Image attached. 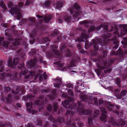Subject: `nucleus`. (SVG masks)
Returning a JSON list of instances; mask_svg holds the SVG:
<instances>
[{"label": "nucleus", "instance_id": "1", "mask_svg": "<svg viewBox=\"0 0 127 127\" xmlns=\"http://www.w3.org/2000/svg\"><path fill=\"white\" fill-rule=\"evenodd\" d=\"M29 55L31 56L34 57V59H31L28 62V64L31 67H36L37 66V60L40 63H42L44 64H46L47 62L45 61H43L42 57H39V55L37 52V51L35 49H33L29 52Z\"/></svg>", "mask_w": 127, "mask_h": 127}, {"label": "nucleus", "instance_id": "2", "mask_svg": "<svg viewBox=\"0 0 127 127\" xmlns=\"http://www.w3.org/2000/svg\"><path fill=\"white\" fill-rule=\"evenodd\" d=\"M113 60L109 59L107 61L106 60L100 61L96 63L97 67L102 70H103L106 68L104 71L105 73L111 72L112 71L111 66L114 62Z\"/></svg>", "mask_w": 127, "mask_h": 127}, {"label": "nucleus", "instance_id": "3", "mask_svg": "<svg viewBox=\"0 0 127 127\" xmlns=\"http://www.w3.org/2000/svg\"><path fill=\"white\" fill-rule=\"evenodd\" d=\"M3 63L2 61H0V72H3L1 73V75L4 79L6 77L9 80L15 79L18 75V73H15V74L13 75L10 70L4 69L5 67L3 65Z\"/></svg>", "mask_w": 127, "mask_h": 127}, {"label": "nucleus", "instance_id": "4", "mask_svg": "<svg viewBox=\"0 0 127 127\" xmlns=\"http://www.w3.org/2000/svg\"><path fill=\"white\" fill-rule=\"evenodd\" d=\"M18 67L19 69L22 70L19 73V76L21 78L22 76H23L25 79H28L30 76H33L35 75V73L32 71L29 72L26 69L22 70L25 68L24 63L23 62L20 64L19 66H18Z\"/></svg>", "mask_w": 127, "mask_h": 127}, {"label": "nucleus", "instance_id": "5", "mask_svg": "<svg viewBox=\"0 0 127 127\" xmlns=\"http://www.w3.org/2000/svg\"><path fill=\"white\" fill-rule=\"evenodd\" d=\"M80 9V6L76 3L71 6L69 10L71 14L75 18L82 14V12L79 10Z\"/></svg>", "mask_w": 127, "mask_h": 127}, {"label": "nucleus", "instance_id": "6", "mask_svg": "<svg viewBox=\"0 0 127 127\" xmlns=\"http://www.w3.org/2000/svg\"><path fill=\"white\" fill-rule=\"evenodd\" d=\"M111 36V34L110 33L107 32L106 34H104L102 36L103 38L106 39L108 41L111 40L112 41V43L114 44H115L113 47V50H115L117 49L119 46L118 43L119 42L117 40V37L116 36H115L114 38L112 39H109V38Z\"/></svg>", "mask_w": 127, "mask_h": 127}, {"label": "nucleus", "instance_id": "7", "mask_svg": "<svg viewBox=\"0 0 127 127\" xmlns=\"http://www.w3.org/2000/svg\"><path fill=\"white\" fill-rule=\"evenodd\" d=\"M109 110L111 111L112 109V107L114 106H115V107L114 110L113 112L115 113L117 115H121L123 113V109L120 108V106L119 105H116L115 104H112L111 103H109L107 104Z\"/></svg>", "mask_w": 127, "mask_h": 127}, {"label": "nucleus", "instance_id": "8", "mask_svg": "<svg viewBox=\"0 0 127 127\" xmlns=\"http://www.w3.org/2000/svg\"><path fill=\"white\" fill-rule=\"evenodd\" d=\"M58 47L55 45L50 46L51 50L47 52L49 57L51 58L59 56L60 53L58 50H56Z\"/></svg>", "mask_w": 127, "mask_h": 127}, {"label": "nucleus", "instance_id": "9", "mask_svg": "<svg viewBox=\"0 0 127 127\" xmlns=\"http://www.w3.org/2000/svg\"><path fill=\"white\" fill-rule=\"evenodd\" d=\"M123 30H121L120 33L118 32V29L116 26H115L116 31L114 32V34H117L118 37L122 36L126 34H127V25H122Z\"/></svg>", "mask_w": 127, "mask_h": 127}, {"label": "nucleus", "instance_id": "10", "mask_svg": "<svg viewBox=\"0 0 127 127\" xmlns=\"http://www.w3.org/2000/svg\"><path fill=\"white\" fill-rule=\"evenodd\" d=\"M78 106L77 107V110L79 111L82 110L83 114L88 115L90 113V111L89 110L84 109L83 104L79 101L77 102Z\"/></svg>", "mask_w": 127, "mask_h": 127}, {"label": "nucleus", "instance_id": "11", "mask_svg": "<svg viewBox=\"0 0 127 127\" xmlns=\"http://www.w3.org/2000/svg\"><path fill=\"white\" fill-rule=\"evenodd\" d=\"M9 12L12 15L14 14H16L17 16V19L19 20L21 17V13L19 12V8L15 6V7H12L10 9Z\"/></svg>", "mask_w": 127, "mask_h": 127}, {"label": "nucleus", "instance_id": "12", "mask_svg": "<svg viewBox=\"0 0 127 127\" xmlns=\"http://www.w3.org/2000/svg\"><path fill=\"white\" fill-rule=\"evenodd\" d=\"M2 62H3V66H4V67H5V68H4V69H8V70H10L11 72H12L11 73L12 74H13V75H14L15 74V73H18V75L15 78V79H11V80H15L17 79V77L18 75V73L17 72H13L12 71H11V70H10L9 69L10 68H14L15 67V66H14L13 65V64L12 63V59H9L8 62V64L7 65H6V66H7L8 67V68H7V67H6V69H5V66L3 65V63L2 61Z\"/></svg>", "mask_w": 127, "mask_h": 127}, {"label": "nucleus", "instance_id": "13", "mask_svg": "<svg viewBox=\"0 0 127 127\" xmlns=\"http://www.w3.org/2000/svg\"><path fill=\"white\" fill-rule=\"evenodd\" d=\"M110 55L111 56L114 55L119 56L120 58H123L124 57V54L122 50L120 48L116 52L115 51H111L110 53Z\"/></svg>", "mask_w": 127, "mask_h": 127}, {"label": "nucleus", "instance_id": "14", "mask_svg": "<svg viewBox=\"0 0 127 127\" xmlns=\"http://www.w3.org/2000/svg\"><path fill=\"white\" fill-rule=\"evenodd\" d=\"M37 30L35 28H33V30L32 31L31 33L30 34L31 37L32 38V39L30 40V42L31 44H33L35 41V38L37 35Z\"/></svg>", "mask_w": 127, "mask_h": 127}, {"label": "nucleus", "instance_id": "15", "mask_svg": "<svg viewBox=\"0 0 127 127\" xmlns=\"http://www.w3.org/2000/svg\"><path fill=\"white\" fill-rule=\"evenodd\" d=\"M11 92L13 94L16 95L17 94H24L25 93V91L24 88L18 86L16 89V91L12 90Z\"/></svg>", "mask_w": 127, "mask_h": 127}, {"label": "nucleus", "instance_id": "16", "mask_svg": "<svg viewBox=\"0 0 127 127\" xmlns=\"http://www.w3.org/2000/svg\"><path fill=\"white\" fill-rule=\"evenodd\" d=\"M92 42L94 45L95 51H97L99 50L98 45L101 44L102 41L100 39H93Z\"/></svg>", "mask_w": 127, "mask_h": 127}, {"label": "nucleus", "instance_id": "17", "mask_svg": "<svg viewBox=\"0 0 127 127\" xmlns=\"http://www.w3.org/2000/svg\"><path fill=\"white\" fill-rule=\"evenodd\" d=\"M100 109L102 113L100 117V119L102 121L106 122V121L107 116L105 114L107 113V112L104 108L101 107Z\"/></svg>", "mask_w": 127, "mask_h": 127}, {"label": "nucleus", "instance_id": "18", "mask_svg": "<svg viewBox=\"0 0 127 127\" xmlns=\"http://www.w3.org/2000/svg\"><path fill=\"white\" fill-rule=\"evenodd\" d=\"M21 43V41L19 39L16 38L15 39V41L10 46V48L13 49L15 50L17 48V46L20 45Z\"/></svg>", "mask_w": 127, "mask_h": 127}, {"label": "nucleus", "instance_id": "19", "mask_svg": "<svg viewBox=\"0 0 127 127\" xmlns=\"http://www.w3.org/2000/svg\"><path fill=\"white\" fill-rule=\"evenodd\" d=\"M4 38L3 37H0V45L3 46L5 48L8 47V42L4 41Z\"/></svg>", "mask_w": 127, "mask_h": 127}, {"label": "nucleus", "instance_id": "20", "mask_svg": "<svg viewBox=\"0 0 127 127\" xmlns=\"http://www.w3.org/2000/svg\"><path fill=\"white\" fill-rule=\"evenodd\" d=\"M55 81L57 82V83L54 84V86L56 87L60 88V86L62 84L61 79V78L57 77Z\"/></svg>", "mask_w": 127, "mask_h": 127}, {"label": "nucleus", "instance_id": "21", "mask_svg": "<svg viewBox=\"0 0 127 127\" xmlns=\"http://www.w3.org/2000/svg\"><path fill=\"white\" fill-rule=\"evenodd\" d=\"M44 18L45 22L46 23H48L52 18V17L51 15H49L46 16L44 15Z\"/></svg>", "mask_w": 127, "mask_h": 127}, {"label": "nucleus", "instance_id": "22", "mask_svg": "<svg viewBox=\"0 0 127 127\" xmlns=\"http://www.w3.org/2000/svg\"><path fill=\"white\" fill-rule=\"evenodd\" d=\"M67 124L70 127H76L75 123H72L71 119H70L69 121H68Z\"/></svg>", "mask_w": 127, "mask_h": 127}, {"label": "nucleus", "instance_id": "23", "mask_svg": "<svg viewBox=\"0 0 127 127\" xmlns=\"http://www.w3.org/2000/svg\"><path fill=\"white\" fill-rule=\"evenodd\" d=\"M64 2V1H58L56 4V7L57 8L62 7L63 6Z\"/></svg>", "mask_w": 127, "mask_h": 127}, {"label": "nucleus", "instance_id": "24", "mask_svg": "<svg viewBox=\"0 0 127 127\" xmlns=\"http://www.w3.org/2000/svg\"><path fill=\"white\" fill-rule=\"evenodd\" d=\"M115 82L116 84L119 87L121 86V80L119 78H117L115 79Z\"/></svg>", "mask_w": 127, "mask_h": 127}, {"label": "nucleus", "instance_id": "25", "mask_svg": "<svg viewBox=\"0 0 127 127\" xmlns=\"http://www.w3.org/2000/svg\"><path fill=\"white\" fill-rule=\"evenodd\" d=\"M64 19L66 21L69 22L71 20L72 17L70 16L66 15L64 17Z\"/></svg>", "mask_w": 127, "mask_h": 127}, {"label": "nucleus", "instance_id": "26", "mask_svg": "<svg viewBox=\"0 0 127 127\" xmlns=\"http://www.w3.org/2000/svg\"><path fill=\"white\" fill-rule=\"evenodd\" d=\"M12 95L11 94H9L8 95L7 98L6 99L7 102V103H10L12 101Z\"/></svg>", "mask_w": 127, "mask_h": 127}, {"label": "nucleus", "instance_id": "27", "mask_svg": "<svg viewBox=\"0 0 127 127\" xmlns=\"http://www.w3.org/2000/svg\"><path fill=\"white\" fill-rule=\"evenodd\" d=\"M5 34L6 36V38L9 40L13 41L14 40V38H13V36L12 35H8L7 33L5 32Z\"/></svg>", "mask_w": 127, "mask_h": 127}, {"label": "nucleus", "instance_id": "28", "mask_svg": "<svg viewBox=\"0 0 127 127\" xmlns=\"http://www.w3.org/2000/svg\"><path fill=\"white\" fill-rule=\"evenodd\" d=\"M53 109L54 111H56L57 110L58 108V102H55L53 103Z\"/></svg>", "mask_w": 127, "mask_h": 127}, {"label": "nucleus", "instance_id": "29", "mask_svg": "<svg viewBox=\"0 0 127 127\" xmlns=\"http://www.w3.org/2000/svg\"><path fill=\"white\" fill-rule=\"evenodd\" d=\"M80 98L81 99L84 101H87V100H88V96L85 95H81L80 96Z\"/></svg>", "mask_w": 127, "mask_h": 127}, {"label": "nucleus", "instance_id": "30", "mask_svg": "<svg viewBox=\"0 0 127 127\" xmlns=\"http://www.w3.org/2000/svg\"><path fill=\"white\" fill-rule=\"evenodd\" d=\"M58 31L57 30H55L51 33V35L54 37L57 36L59 34Z\"/></svg>", "mask_w": 127, "mask_h": 127}, {"label": "nucleus", "instance_id": "31", "mask_svg": "<svg viewBox=\"0 0 127 127\" xmlns=\"http://www.w3.org/2000/svg\"><path fill=\"white\" fill-rule=\"evenodd\" d=\"M62 104L64 107L66 108L67 107V106L69 105V101L67 100H65L64 101V102H62Z\"/></svg>", "mask_w": 127, "mask_h": 127}, {"label": "nucleus", "instance_id": "32", "mask_svg": "<svg viewBox=\"0 0 127 127\" xmlns=\"http://www.w3.org/2000/svg\"><path fill=\"white\" fill-rule=\"evenodd\" d=\"M48 119L50 121L52 122L53 123H57V119H54L52 115L50 116Z\"/></svg>", "mask_w": 127, "mask_h": 127}, {"label": "nucleus", "instance_id": "33", "mask_svg": "<svg viewBox=\"0 0 127 127\" xmlns=\"http://www.w3.org/2000/svg\"><path fill=\"white\" fill-rule=\"evenodd\" d=\"M92 119L91 117H89L88 119V123L89 124V126H90V127H94L92 126Z\"/></svg>", "mask_w": 127, "mask_h": 127}, {"label": "nucleus", "instance_id": "34", "mask_svg": "<svg viewBox=\"0 0 127 127\" xmlns=\"http://www.w3.org/2000/svg\"><path fill=\"white\" fill-rule=\"evenodd\" d=\"M79 118H76V121H78V124L79 127H84V125L83 123H80V122H79Z\"/></svg>", "mask_w": 127, "mask_h": 127}, {"label": "nucleus", "instance_id": "35", "mask_svg": "<svg viewBox=\"0 0 127 127\" xmlns=\"http://www.w3.org/2000/svg\"><path fill=\"white\" fill-rule=\"evenodd\" d=\"M0 5L4 10H5L6 9V6L2 1L0 2Z\"/></svg>", "mask_w": 127, "mask_h": 127}, {"label": "nucleus", "instance_id": "36", "mask_svg": "<svg viewBox=\"0 0 127 127\" xmlns=\"http://www.w3.org/2000/svg\"><path fill=\"white\" fill-rule=\"evenodd\" d=\"M11 90V88L9 86H5L4 88V92L5 93H7Z\"/></svg>", "mask_w": 127, "mask_h": 127}, {"label": "nucleus", "instance_id": "37", "mask_svg": "<svg viewBox=\"0 0 127 127\" xmlns=\"http://www.w3.org/2000/svg\"><path fill=\"white\" fill-rule=\"evenodd\" d=\"M81 37L82 39H85V40H86L88 38V36L86 34L82 33L81 34Z\"/></svg>", "mask_w": 127, "mask_h": 127}, {"label": "nucleus", "instance_id": "38", "mask_svg": "<svg viewBox=\"0 0 127 127\" xmlns=\"http://www.w3.org/2000/svg\"><path fill=\"white\" fill-rule=\"evenodd\" d=\"M64 118L63 117H59L58 120H57V122H58L59 123H62L63 122L64 123Z\"/></svg>", "mask_w": 127, "mask_h": 127}, {"label": "nucleus", "instance_id": "39", "mask_svg": "<svg viewBox=\"0 0 127 127\" xmlns=\"http://www.w3.org/2000/svg\"><path fill=\"white\" fill-rule=\"evenodd\" d=\"M54 64H55L58 65L59 67H62L63 66L64 64L61 63L60 61H58L56 62H55Z\"/></svg>", "mask_w": 127, "mask_h": 127}, {"label": "nucleus", "instance_id": "40", "mask_svg": "<svg viewBox=\"0 0 127 127\" xmlns=\"http://www.w3.org/2000/svg\"><path fill=\"white\" fill-rule=\"evenodd\" d=\"M59 48L61 51L63 52L65 48V44H61L59 46Z\"/></svg>", "mask_w": 127, "mask_h": 127}, {"label": "nucleus", "instance_id": "41", "mask_svg": "<svg viewBox=\"0 0 127 127\" xmlns=\"http://www.w3.org/2000/svg\"><path fill=\"white\" fill-rule=\"evenodd\" d=\"M51 2L50 1L46 0L45 1L44 4V6L46 7H49L50 5Z\"/></svg>", "mask_w": 127, "mask_h": 127}, {"label": "nucleus", "instance_id": "42", "mask_svg": "<svg viewBox=\"0 0 127 127\" xmlns=\"http://www.w3.org/2000/svg\"><path fill=\"white\" fill-rule=\"evenodd\" d=\"M90 23L89 20H85L82 21L80 22L79 23L80 25H86L87 24H89Z\"/></svg>", "mask_w": 127, "mask_h": 127}, {"label": "nucleus", "instance_id": "43", "mask_svg": "<svg viewBox=\"0 0 127 127\" xmlns=\"http://www.w3.org/2000/svg\"><path fill=\"white\" fill-rule=\"evenodd\" d=\"M96 29V27L94 26H92L91 27L89 28L88 31V32H92Z\"/></svg>", "mask_w": 127, "mask_h": 127}, {"label": "nucleus", "instance_id": "44", "mask_svg": "<svg viewBox=\"0 0 127 127\" xmlns=\"http://www.w3.org/2000/svg\"><path fill=\"white\" fill-rule=\"evenodd\" d=\"M43 40V41L45 43H47H47H46V45L47 46V45L49 42L50 41V39L48 37H46L44 38Z\"/></svg>", "mask_w": 127, "mask_h": 127}, {"label": "nucleus", "instance_id": "45", "mask_svg": "<svg viewBox=\"0 0 127 127\" xmlns=\"http://www.w3.org/2000/svg\"><path fill=\"white\" fill-rule=\"evenodd\" d=\"M19 59L18 58H14L13 61V64L15 65H16L18 63Z\"/></svg>", "mask_w": 127, "mask_h": 127}, {"label": "nucleus", "instance_id": "46", "mask_svg": "<svg viewBox=\"0 0 127 127\" xmlns=\"http://www.w3.org/2000/svg\"><path fill=\"white\" fill-rule=\"evenodd\" d=\"M127 93V91L126 90H122L121 92V95L122 96L126 95Z\"/></svg>", "mask_w": 127, "mask_h": 127}, {"label": "nucleus", "instance_id": "47", "mask_svg": "<svg viewBox=\"0 0 127 127\" xmlns=\"http://www.w3.org/2000/svg\"><path fill=\"white\" fill-rule=\"evenodd\" d=\"M47 109L49 112H51L52 109V106L51 104H49L47 106Z\"/></svg>", "mask_w": 127, "mask_h": 127}, {"label": "nucleus", "instance_id": "48", "mask_svg": "<svg viewBox=\"0 0 127 127\" xmlns=\"http://www.w3.org/2000/svg\"><path fill=\"white\" fill-rule=\"evenodd\" d=\"M95 71L98 76H99L101 75V70L100 69H95Z\"/></svg>", "mask_w": 127, "mask_h": 127}, {"label": "nucleus", "instance_id": "49", "mask_svg": "<svg viewBox=\"0 0 127 127\" xmlns=\"http://www.w3.org/2000/svg\"><path fill=\"white\" fill-rule=\"evenodd\" d=\"M27 111L30 112H32V113L33 114H35V113H37V111L35 110H32L31 108H28L27 109Z\"/></svg>", "mask_w": 127, "mask_h": 127}, {"label": "nucleus", "instance_id": "50", "mask_svg": "<svg viewBox=\"0 0 127 127\" xmlns=\"http://www.w3.org/2000/svg\"><path fill=\"white\" fill-rule=\"evenodd\" d=\"M75 42H81L83 41H84V40H83L81 39L79 37H78L76 38V39L75 40Z\"/></svg>", "mask_w": 127, "mask_h": 127}, {"label": "nucleus", "instance_id": "51", "mask_svg": "<svg viewBox=\"0 0 127 127\" xmlns=\"http://www.w3.org/2000/svg\"><path fill=\"white\" fill-rule=\"evenodd\" d=\"M35 104L38 106H40L41 105V103L40 101L39 100H37L34 102Z\"/></svg>", "mask_w": 127, "mask_h": 127}, {"label": "nucleus", "instance_id": "52", "mask_svg": "<svg viewBox=\"0 0 127 127\" xmlns=\"http://www.w3.org/2000/svg\"><path fill=\"white\" fill-rule=\"evenodd\" d=\"M66 55L67 57H70L71 56V53L68 49H67Z\"/></svg>", "mask_w": 127, "mask_h": 127}, {"label": "nucleus", "instance_id": "53", "mask_svg": "<svg viewBox=\"0 0 127 127\" xmlns=\"http://www.w3.org/2000/svg\"><path fill=\"white\" fill-rule=\"evenodd\" d=\"M36 122L38 125L41 126L42 125V122L41 120L37 119Z\"/></svg>", "mask_w": 127, "mask_h": 127}, {"label": "nucleus", "instance_id": "54", "mask_svg": "<svg viewBox=\"0 0 127 127\" xmlns=\"http://www.w3.org/2000/svg\"><path fill=\"white\" fill-rule=\"evenodd\" d=\"M99 111L97 110H95L94 113V116L95 117H96V116L97 115H98L99 114Z\"/></svg>", "mask_w": 127, "mask_h": 127}, {"label": "nucleus", "instance_id": "55", "mask_svg": "<svg viewBox=\"0 0 127 127\" xmlns=\"http://www.w3.org/2000/svg\"><path fill=\"white\" fill-rule=\"evenodd\" d=\"M18 4L19 6L21 8L23 7L24 6V3L22 2H18Z\"/></svg>", "mask_w": 127, "mask_h": 127}, {"label": "nucleus", "instance_id": "56", "mask_svg": "<svg viewBox=\"0 0 127 127\" xmlns=\"http://www.w3.org/2000/svg\"><path fill=\"white\" fill-rule=\"evenodd\" d=\"M29 19L30 21H31L32 22V23L34 22L35 21V18L33 17H29Z\"/></svg>", "mask_w": 127, "mask_h": 127}, {"label": "nucleus", "instance_id": "57", "mask_svg": "<svg viewBox=\"0 0 127 127\" xmlns=\"http://www.w3.org/2000/svg\"><path fill=\"white\" fill-rule=\"evenodd\" d=\"M26 97L27 99H31L33 98L34 97L32 95H27Z\"/></svg>", "mask_w": 127, "mask_h": 127}, {"label": "nucleus", "instance_id": "58", "mask_svg": "<svg viewBox=\"0 0 127 127\" xmlns=\"http://www.w3.org/2000/svg\"><path fill=\"white\" fill-rule=\"evenodd\" d=\"M25 127H35L31 124L28 123L27 125H25Z\"/></svg>", "mask_w": 127, "mask_h": 127}, {"label": "nucleus", "instance_id": "59", "mask_svg": "<svg viewBox=\"0 0 127 127\" xmlns=\"http://www.w3.org/2000/svg\"><path fill=\"white\" fill-rule=\"evenodd\" d=\"M31 3V0H27L26 2L25 5L27 6Z\"/></svg>", "mask_w": 127, "mask_h": 127}, {"label": "nucleus", "instance_id": "60", "mask_svg": "<svg viewBox=\"0 0 127 127\" xmlns=\"http://www.w3.org/2000/svg\"><path fill=\"white\" fill-rule=\"evenodd\" d=\"M13 3L11 1H9L8 3V7L9 8H10L13 5Z\"/></svg>", "mask_w": 127, "mask_h": 127}, {"label": "nucleus", "instance_id": "61", "mask_svg": "<svg viewBox=\"0 0 127 127\" xmlns=\"http://www.w3.org/2000/svg\"><path fill=\"white\" fill-rule=\"evenodd\" d=\"M66 86L67 87L69 88H72L73 87V85L70 83L67 84H66Z\"/></svg>", "mask_w": 127, "mask_h": 127}, {"label": "nucleus", "instance_id": "62", "mask_svg": "<svg viewBox=\"0 0 127 127\" xmlns=\"http://www.w3.org/2000/svg\"><path fill=\"white\" fill-rule=\"evenodd\" d=\"M122 44L124 45H127V40H123L121 41Z\"/></svg>", "mask_w": 127, "mask_h": 127}, {"label": "nucleus", "instance_id": "63", "mask_svg": "<svg viewBox=\"0 0 127 127\" xmlns=\"http://www.w3.org/2000/svg\"><path fill=\"white\" fill-rule=\"evenodd\" d=\"M22 50L21 49L18 50L17 51V54L19 56H20L22 54Z\"/></svg>", "mask_w": 127, "mask_h": 127}, {"label": "nucleus", "instance_id": "64", "mask_svg": "<svg viewBox=\"0 0 127 127\" xmlns=\"http://www.w3.org/2000/svg\"><path fill=\"white\" fill-rule=\"evenodd\" d=\"M23 45L25 46V48H28V44L27 42L25 41H23Z\"/></svg>", "mask_w": 127, "mask_h": 127}]
</instances>
